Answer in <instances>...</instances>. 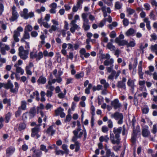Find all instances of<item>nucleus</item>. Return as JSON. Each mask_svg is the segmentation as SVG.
<instances>
[{
    "instance_id": "nucleus-1",
    "label": "nucleus",
    "mask_w": 157,
    "mask_h": 157,
    "mask_svg": "<svg viewBox=\"0 0 157 157\" xmlns=\"http://www.w3.org/2000/svg\"><path fill=\"white\" fill-rule=\"evenodd\" d=\"M18 55L21 58L25 60L28 58L29 51L28 49L24 50L23 47L20 46L18 48Z\"/></svg>"
},
{
    "instance_id": "nucleus-2",
    "label": "nucleus",
    "mask_w": 157,
    "mask_h": 157,
    "mask_svg": "<svg viewBox=\"0 0 157 157\" xmlns=\"http://www.w3.org/2000/svg\"><path fill=\"white\" fill-rule=\"evenodd\" d=\"M112 118H114L117 121V123L119 124H121L123 123L124 117L123 114L118 112H116L111 115Z\"/></svg>"
},
{
    "instance_id": "nucleus-3",
    "label": "nucleus",
    "mask_w": 157,
    "mask_h": 157,
    "mask_svg": "<svg viewBox=\"0 0 157 157\" xmlns=\"http://www.w3.org/2000/svg\"><path fill=\"white\" fill-rule=\"evenodd\" d=\"M81 130V127H78V128L73 132L74 136L72 138V140L75 141L78 139H80L82 135L83 134V132L81 131L78 134V132Z\"/></svg>"
},
{
    "instance_id": "nucleus-4",
    "label": "nucleus",
    "mask_w": 157,
    "mask_h": 157,
    "mask_svg": "<svg viewBox=\"0 0 157 157\" xmlns=\"http://www.w3.org/2000/svg\"><path fill=\"white\" fill-rule=\"evenodd\" d=\"M110 138L113 144H118L120 143V136L114 135L111 131H110Z\"/></svg>"
},
{
    "instance_id": "nucleus-5",
    "label": "nucleus",
    "mask_w": 157,
    "mask_h": 157,
    "mask_svg": "<svg viewBox=\"0 0 157 157\" xmlns=\"http://www.w3.org/2000/svg\"><path fill=\"white\" fill-rule=\"evenodd\" d=\"M126 79L125 77H123L122 80L117 82L116 86L118 88L126 90Z\"/></svg>"
},
{
    "instance_id": "nucleus-6",
    "label": "nucleus",
    "mask_w": 157,
    "mask_h": 157,
    "mask_svg": "<svg viewBox=\"0 0 157 157\" xmlns=\"http://www.w3.org/2000/svg\"><path fill=\"white\" fill-rule=\"evenodd\" d=\"M10 49V47L7 45L0 42V51L1 53L3 55L6 54V51H8Z\"/></svg>"
},
{
    "instance_id": "nucleus-7",
    "label": "nucleus",
    "mask_w": 157,
    "mask_h": 157,
    "mask_svg": "<svg viewBox=\"0 0 157 157\" xmlns=\"http://www.w3.org/2000/svg\"><path fill=\"white\" fill-rule=\"evenodd\" d=\"M16 7L14 6H13L12 8V16L10 18V20L11 21H14L17 20L18 17L19 15L16 10Z\"/></svg>"
},
{
    "instance_id": "nucleus-8",
    "label": "nucleus",
    "mask_w": 157,
    "mask_h": 157,
    "mask_svg": "<svg viewBox=\"0 0 157 157\" xmlns=\"http://www.w3.org/2000/svg\"><path fill=\"white\" fill-rule=\"evenodd\" d=\"M76 22L75 20H72L70 23L71 27L70 29V31L72 33H74L76 30H78L80 29L79 26L76 24Z\"/></svg>"
},
{
    "instance_id": "nucleus-9",
    "label": "nucleus",
    "mask_w": 157,
    "mask_h": 157,
    "mask_svg": "<svg viewBox=\"0 0 157 157\" xmlns=\"http://www.w3.org/2000/svg\"><path fill=\"white\" fill-rule=\"evenodd\" d=\"M52 22L53 24L52 25L51 28L49 30V32L51 33H52L53 31H55L58 29L57 26L59 25L58 21L54 19L52 20Z\"/></svg>"
},
{
    "instance_id": "nucleus-10",
    "label": "nucleus",
    "mask_w": 157,
    "mask_h": 157,
    "mask_svg": "<svg viewBox=\"0 0 157 157\" xmlns=\"http://www.w3.org/2000/svg\"><path fill=\"white\" fill-rule=\"evenodd\" d=\"M41 125V124H40L36 125V126L32 129V133L31 136L32 137H34L36 134H37L40 129V126Z\"/></svg>"
},
{
    "instance_id": "nucleus-11",
    "label": "nucleus",
    "mask_w": 157,
    "mask_h": 157,
    "mask_svg": "<svg viewBox=\"0 0 157 157\" xmlns=\"http://www.w3.org/2000/svg\"><path fill=\"white\" fill-rule=\"evenodd\" d=\"M64 109L61 107H59L55 110V113L56 116L60 115L61 118L64 117L66 114L63 112Z\"/></svg>"
},
{
    "instance_id": "nucleus-12",
    "label": "nucleus",
    "mask_w": 157,
    "mask_h": 157,
    "mask_svg": "<svg viewBox=\"0 0 157 157\" xmlns=\"http://www.w3.org/2000/svg\"><path fill=\"white\" fill-rule=\"evenodd\" d=\"M142 134L144 137H147L149 136L150 133L148 130V127L147 126L145 125L143 127Z\"/></svg>"
},
{
    "instance_id": "nucleus-13",
    "label": "nucleus",
    "mask_w": 157,
    "mask_h": 157,
    "mask_svg": "<svg viewBox=\"0 0 157 157\" xmlns=\"http://www.w3.org/2000/svg\"><path fill=\"white\" fill-rule=\"evenodd\" d=\"M127 85L130 88V89L132 93L134 92L135 87L134 81L129 78L127 82Z\"/></svg>"
},
{
    "instance_id": "nucleus-14",
    "label": "nucleus",
    "mask_w": 157,
    "mask_h": 157,
    "mask_svg": "<svg viewBox=\"0 0 157 157\" xmlns=\"http://www.w3.org/2000/svg\"><path fill=\"white\" fill-rule=\"evenodd\" d=\"M111 104L115 109L120 108L121 106V104L119 103V100L118 99H115L111 102Z\"/></svg>"
},
{
    "instance_id": "nucleus-15",
    "label": "nucleus",
    "mask_w": 157,
    "mask_h": 157,
    "mask_svg": "<svg viewBox=\"0 0 157 157\" xmlns=\"http://www.w3.org/2000/svg\"><path fill=\"white\" fill-rule=\"evenodd\" d=\"M8 82L7 84L0 82V89H1L2 87H4L5 89H8L11 87H13V86L12 83L10 82V81L8 80Z\"/></svg>"
},
{
    "instance_id": "nucleus-16",
    "label": "nucleus",
    "mask_w": 157,
    "mask_h": 157,
    "mask_svg": "<svg viewBox=\"0 0 157 157\" xmlns=\"http://www.w3.org/2000/svg\"><path fill=\"white\" fill-rule=\"evenodd\" d=\"M36 112V109L34 107L31 108L29 112H27L28 115L30 119L33 118L35 116Z\"/></svg>"
},
{
    "instance_id": "nucleus-17",
    "label": "nucleus",
    "mask_w": 157,
    "mask_h": 157,
    "mask_svg": "<svg viewBox=\"0 0 157 157\" xmlns=\"http://www.w3.org/2000/svg\"><path fill=\"white\" fill-rule=\"evenodd\" d=\"M122 130V127H119L118 128L114 127L113 130V134H114V135L120 136Z\"/></svg>"
},
{
    "instance_id": "nucleus-18",
    "label": "nucleus",
    "mask_w": 157,
    "mask_h": 157,
    "mask_svg": "<svg viewBox=\"0 0 157 157\" xmlns=\"http://www.w3.org/2000/svg\"><path fill=\"white\" fill-rule=\"evenodd\" d=\"M105 150L106 151V157H114L115 154L113 152H111V150L110 149L107 148V146L105 147Z\"/></svg>"
},
{
    "instance_id": "nucleus-19",
    "label": "nucleus",
    "mask_w": 157,
    "mask_h": 157,
    "mask_svg": "<svg viewBox=\"0 0 157 157\" xmlns=\"http://www.w3.org/2000/svg\"><path fill=\"white\" fill-rule=\"evenodd\" d=\"M15 150V148L14 147L10 146L6 149V154L8 156H10L13 153Z\"/></svg>"
},
{
    "instance_id": "nucleus-20",
    "label": "nucleus",
    "mask_w": 157,
    "mask_h": 157,
    "mask_svg": "<svg viewBox=\"0 0 157 157\" xmlns=\"http://www.w3.org/2000/svg\"><path fill=\"white\" fill-rule=\"evenodd\" d=\"M20 36V33L17 31H14L13 32V37L15 42H17L19 41L18 37Z\"/></svg>"
},
{
    "instance_id": "nucleus-21",
    "label": "nucleus",
    "mask_w": 157,
    "mask_h": 157,
    "mask_svg": "<svg viewBox=\"0 0 157 157\" xmlns=\"http://www.w3.org/2000/svg\"><path fill=\"white\" fill-rule=\"evenodd\" d=\"M137 133L138 131L137 130H133L131 139V141L133 144L136 143V138L137 136Z\"/></svg>"
},
{
    "instance_id": "nucleus-22",
    "label": "nucleus",
    "mask_w": 157,
    "mask_h": 157,
    "mask_svg": "<svg viewBox=\"0 0 157 157\" xmlns=\"http://www.w3.org/2000/svg\"><path fill=\"white\" fill-rule=\"evenodd\" d=\"M30 37L29 34L26 29H25L24 34L23 37L21 39V42H25V39H29Z\"/></svg>"
},
{
    "instance_id": "nucleus-23",
    "label": "nucleus",
    "mask_w": 157,
    "mask_h": 157,
    "mask_svg": "<svg viewBox=\"0 0 157 157\" xmlns=\"http://www.w3.org/2000/svg\"><path fill=\"white\" fill-rule=\"evenodd\" d=\"M46 82V78L42 76H40L37 81V82L38 85L44 84Z\"/></svg>"
},
{
    "instance_id": "nucleus-24",
    "label": "nucleus",
    "mask_w": 157,
    "mask_h": 157,
    "mask_svg": "<svg viewBox=\"0 0 157 157\" xmlns=\"http://www.w3.org/2000/svg\"><path fill=\"white\" fill-rule=\"evenodd\" d=\"M135 32V31L132 28H130L126 32L125 35L128 36H133Z\"/></svg>"
},
{
    "instance_id": "nucleus-25",
    "label": "nucleus",
    "mask_w": 157,
    "mask_h": 157,
    "mask_svg": "<svg viewBox=\"0 0 157 157\" xmlns=\"http://www.w3.org/2000/svg\"><path fill=\"white\" fill-rule=\"evenodd\" d=\"M138 63L137 58H136L135 59L133 64L132 65L131 63H129V69L131 70L133 67V68H136Z\"/></svg>"
},
{
    "instance_id": "nucleus-26",
    "label": "nucleus",
    "mask_w": 157,
    "mask_h": 157,
    "mask_svg": "<svg viewBox=\"0 0 157 157\" xmlns=\"http://www.w3.org/2000/svg\"><path fill=\"white\" fill-rule=\"evenodd\" d=\"M114 60L113 58L110 59L109 60H106L104 62V64L105 66H112L113 65Z\"/></svg>"
},
{
    "instance_id": "nucleus-27",
    "label": "nucleus",
    "mask_w": 157,
    "mask_h": 157,
    "mask_svg": "<svg viewBox=\"0 0 157 157\" xmlns=\"http://www.w3.org/2000/svg\"><path fill=\"white\" fill-rule=\"evenodd\" d=\"M14 66L16 68V71L17 73H20L21 75H23L24 71L21 67L17 66V65H14Z\"/></svg>"
},
{
    "instance_id": "nucleus-28",
    "label": "nucleus",
    "mask_w": 157,
    "mask_h": 157,
    "mask_svg": "<svg viewBox=\"0 0 157 157\" xmlns=\"http://www.w3.org/2000/svg\"><path fill=\"white\" fill-rule=\"evenodd\" d=\"M42 154V152L40 150L37 149L36 151H35L34 153H33L32 157H41Z\"/></svg>"
},
{
    "instance_id": "nucleus-29",
    "label": "nucleus",
    "mask_w": 157,
    "mask_h": 157,
    "mask_svg": "<svg viewBox=\"0 0 157 157\" xmlns=\"http://www.w3.org/2000/svg\"><path fill=\"white\" fill-rule=\"evenodd\" d=\"M109 140V138L108 135H106L105 136H101L99 139V141L100 142H103L105 141L106 143H107Z\"/></svg>"
},
{
    "instance_id": "nucleus-30",
    "label": "nucleus",
    "mask_w": 157,
    "mask_h": 157,
    "mask_svg": "<svg viewBox=\"0 0 157 157\" xmlns=\"http://www.w3.org/2000/svg\"><path fill=\"white\" fill-rule=\"evenodd\" d=\"M144 21L146 23V26L147 28L149 30L151 29L150 26V21L149 20V18L147 17H145L144 19Z\"/></svg>"
},
{
    "instance_id": "nucleus-31",
    "label": "nucleus",
    "mask_w": 157,
    "mask_h": 157,
    "mask_svg": "<svg viewBox=\"0 0 157 157\" xmlns=\"http://www.w3.org/2000/svg\"><path fill=\"white\" fill-rule=\"evenodd\" d=\"M53 126H50L47 129L46 132L49 134H50L51 136H53L55 133V130L53 129Z\"/></svg>"
},
{
    "instance_id": "nucleus-32",
    "label": "nucleus",
    "mask_w": 157,
    "mask_h": 157,
    "mask_svg": "<svg viewBox=\"0 0 157 157\" xmlns=\"http://www.w3.org/2000/svg\"><path fill=\"white\" fill-rule=\"evenodd\" d=\"M82 28L85 31L88 30L90 28L89 24V21L83 22L82 25Z\"/></svg>"
},
{
    "instance_id": "nucleus-33",
    "label": "nucleus",
    "mask_w": 157,
    "mask_h": 157,
    "mask_svg": "<svg viewBox=\"0 0 157 157\" xmlns=\"http://www.w3.org/2000/svg\"><path fill=\"white\" fill-rule=\"evenodd\" d=\"M136 44L135 41L134 39H133L132 40L130 41L129 42L126 41V45H127V47H133L135 46Z\"/></svg>"
},
{
    "instance_id": "nucleus-34",
    "label": "nucleus",
    "mask_w": 157,
    "mask_h": 157,
    "mask_svg": "<svg viewBox=\"0 0 157 157\" xmlns=\"http://www.w3.org/2000/svg\"><path fill=\"white\" fill-rule=\"evenodd\" d=\"M45 87L46 89H49L48 90L52 91H53L55 89L54 87L51 85L50 81L48 82V84L45 86Z\"/></svg>"
},
{
    "instance_id": "nucleus-35",
    "label": "nucleus",
    "mask_w": 157,
    "mask_h": 157,
    "mask_svg": "<svg viewBox=\"0 0 157 157\" xmlns=\"http://www.w3.org/2000/svg\"><path fill=\"white\" fill-rule=\"evenodd\" d=\"M37 51L35 49H33V51L30 53V57L31 58H36L37 54Z\"/></svg>"
},
{
    "instance_id": "nucleus-36",
    "label": "nucleus",
    "mask_w": 157,
    "mask_h": 157,
    "mask_svg": "<svg viewBox=\"0 0 157 157\" xmlns=\"http://www.w3.org/2000/svg\"><path fill=\"white\" fill-rule=\"evenodd\" d=\"M12 116V114L10 112L8 113L6 115L5 117V123H8Z\"/></svg>"
},
{
    "instance_id": "nucleus-37",
    "label": "nucleus",
    "mask_w": 157,
    "mask_h": 157,
    "mask_svg": "<svg viewBox=\"0 0 157 157\" xmlns=\"http://www.w3.org/2000/svg\"><path fill=\"white\" fill-rule=\"evenodd\" d=\"M142 67H138V72L140 78L141 79H144V73L142 71Z\"/></svg>"
},
{
    "instance_id": "nucleus-38",
    "label": "nucleus",
    "mask_w": 157,
    "mask_h": 157,
    "mask_svg": "<svg viewBox=\"0 0 157 157\" xmlns=\"http://www.w3.org/2000/svg\"><path fill=\"white\" fill-rule=\"evenodd\" d=\"M71 112V109H69L68 110V114L66 116V119L65 120V122H66L70 121L71 118V115L70 114Z\"/></svg>"
},
{
    "instance_id": "nucleus-39",
    "label": "nucleus",
    "mask_w": 157,
    "mask_h": 157,
    "mask_svg": "<svg viewBox=\"0 0 157 157\" xmlns=\"http://www.w3.org/2000/svg\"><path fill=\"white\" fill-rule=\"evenodd\" d=\"M100 83L103 85L105 89H107L109 86V84L106 82V80L104 79H102L100 81Z\"/></svg>"
},
{
    "instance_id": "nucleus-40",
    "label": "nucleus",
    "mask_w": 157,
    "mask_h": 157,
    "mask_svg": "<svg viewBox=\"0 0 157 157\" xmlns=\"http://www.w3.org/2000/svg\"><path fill=\"white\" fill-rule=\"evenodd\" d=\"M107 47L108 49L111 51L115 50L116 49L114 45H113L111 42H109L108 43L107 45Z\"/></svg>"
},
{
    "instance_id": "nucleus-41",
    "label": "nucleus",
    "mask_w": 157,
    "mask_h": 157,
    "mask_svg": "<svg viewBox=\"0 0 157 157\" xmlns=\"http://www.w3.org/2000/svg\"><path fill=\"white\" fill-rule=\"evenodd\" d=\"M27 103L26 101H22L21 102V106L19 107H21V109L23 110H25L26 108Z\"/></svg>"
},
{
    "instance_id": "nucleus-42",
    "label": "nucleus",
    "mask_w": 157,
    "mask_h": 157,
    "mask_svg": "<svg viewBox=\"0 0 157 157\" xmlns=\"http://www.w3.org/2000/svg\"><path fill=\"white\" fill-rule=\"evenodd\" d=\"M28 9H25L23 10V13L21 15V16L25 19H28V17L27 16L28 14Z\"/></svg>"
},
{
    "instance_id": "nucleus-43",
    "label": "nucleus",
    "mask_w": 157,
    "mask_h": 157,
    "mask_svg": "<svg viewBox=\"0 0 157 157\" xmlns=\"http://www.w3.org/2000/svg\"><path fill=\"white\" fill-rule=\"evenodd\" d=\"M3 102L4 104H7V106H11V100L10 99L5 98L3 100Z\"/></svg>"
},
{
    "instance_id": "nucleus-44",
    "label": "nucleus",
    "mask_w": 157,
    "mask_h": 157,
    "mask_svg": "<svg viewBox=\"0 0 157 157\" xmlns=\"http://www.w3.org/2000/svg\"><path fill=\"white\" fill-rule=\"evenodd\" d=\"M83 2V0H78L77 1L76 5L79 8V10H81L82 8V4Z\"/></svg>"
},
{
    "instance_id": "nucleus-45",
    "label": "nucleus",
    "mask_w": 157,
    "mask_h": 157,
    "mask_svg": "<svg viewBox=\"0 0 157 157\" xmlns=\"http://www.w3.org/2000/svg\"><path fill=\"white\" fill-rule=\"evenodd\" d=\"M72 140L73 142H75V151L76 152H77L79 151L80 149L79 143L77 141V140L73 141Z\"/></svg>"
},
{
    "instance_id": "nucleus-46",
    "label": "nucleus",
    "mask_w": 157,
    "mask_h": 157,
    "mask_svg": "<svg viewBox=\"0 0 157 157\" xmlns=\"http://www.w3.org/2000/svg\"><path fill=\"white\" fill-rule=\"evenodd\" d=\"M122 7V4L119 2H117L115 4V8L117 10L121 9Z\"/></svg>"
},
{
    "instance_id": "nucleus-47",
    "label": "nucleus",
    "mask_w": 157,
    "mask_h": 157,
    "mask_svg": "<svg viewBox=\"0 0 157 157\" xmlns=\"http://www.w3.org/2000/svg\"><path fill=\"white\" fill-rule=\"evenodd\" d=\"M67 147V145L66 144H63L62 145V148L64 151V152L67 154H68L69 152Z\"/></svg>"
},
{
    "instance_id": "nucleus-48",
    "label": "nucleus",
    "mask_w": 157,
    "mask_h": 157,
    "mask_svg": "<svg viewBox=\"0 0 157 157\" xmlns=\"http://www.w3.org/2000/svg\"><path fill=\"white\" fill-rule=\"evenodd\" d=\"M43 56V53L41 52H39L38 54H37L36 59V60L39 61L41 59H42Z\"/></svg>"
},
{
    "instance_id": "nucleus-49",
    "label": "nucleus",
    "mask_w": 157,
    "mask_h": 157,
    "mask_svg": "<svg viewBox=\"0 0 157 157\" xmlns=\"http://www.w3.org/2000/svg\"><path fill=\"white\" fill-rule=\"evenodd\" d=\"M46 94L43 91H42L40 92V101H45V99L44 98V96Z\"/></svg>"
},
{
    "instance_id": "nucleus-50",
    "label": "nucleus",
    "mask_w": 157,
    "mask_h": 157,
    "mask_svg": "<svg viewBox=\"0 0 157 157\" xmlns=\"http://www.w3.org/2000/svg\"><path fill=\"white\" fill-rule=\"evenodd\" d=\"M92 87L91 84L90 83L89 84L88 87H86L85 90V93L87 94H89L90 93V90Z\"/></svg>"
},
{
    "instance_id": "nucleus-51",
    "label": "nucleus",
    "mask_w": 157,
    "mask_h": 157,
    "mask_svg": "<svg viewBox=\"0 0 157 157\" xmlns=\"http://www.w3.org/2000/svg\"><path fill=\"white\" fill-rule=\"evenodd\" d=\"M149 16L150 19L153 21H155L156 20L155 15L154 13V11L152 10L151 11Z\"/></svg>"
},
{
    "instance_id": "nucleus-52",
    "label": "nucleus",
    "mask_w": 157,
    "mask_h": 157,
    "mask_svg": "<svg viewBox=\"0 0 157 157\" xmlns=\"http://www.w3.org/2000/svg\"><path fill=\"white\" fill-rule=\"evenodd\" d=\"M22 112L21 107H18L17 111L15 113V117H17L20 116Z\"/></svg>"
},
{
    "instance_id": "nucleus-53",
    "label": "nucleus",
    "mask_w": 157,
    "mask_h": 157,
    "mask_svg": "<svg viewBox=\"0 0 157 157\" xmlns=\"http://www.w3.org/2000/svg\"><path fill=\"white\" fill-rule=\"evenodd\" d=\"M81 17L83 22L89 21L88 19L87 18V15L86 13H82Z\"/></svg>"
},
{
    "instance_id": "nucleus-54",
    "label": "nucleus",
    "mask_w": 157,
    "mask_h": 157,
    "mask_svg": "<svg viewBox=\"0 0 157 157\" xmlns=\"http://www.w3.org/2000/svg\"><path fill=\"white\" fill-rule=\"evenodd\" d=\"M26 125L25 124L22 123L19 124L18 129L21 131L22 130L25 129L26 127Z\"/></svg>"
},
{
    "instance_id": "nucleus-55",
    "label": "nucleus",
    "mask_w": 157,
    "mask_h": 157,
    "mask_svg": "<svg viewBox=\"0 0 157 157\" xmlns=\"http://www.w3.org/2000/svg\"><path fill=\"white\" fill-rule=\"evenodd\" d=\"M106 21V19H103L101 21L98 25V27L99 28L102 27Z\"/></svg>"
},
{
    "instance_id": "nucleus-56",
    "label": "nucleus",
    "mask_w": 157,
    "mask_h": 157,
    "mask_svg": "<svg viewBox=\"0 0 157 157\" xmlns=\"http://www.w3.org/2000/svg\"><path fill=\"white\" fill-rule=\"evenodd\" d=\"M40 150L44 151L45 153L48 151V150L46 148V146L44 144H41L40 146Z\"/></svg>"
},
{
    "instance_id": "nucleus-57",
    "label": "nucleus",
    "mask_w": 157,
    "mask_h": 157,
    "mask_svg": "<svg viewBox=\"0 0 157 157\" xmlns=\"http://www.w3.org/2000/svg\"><path fill=\"white\" fill-rule=\"evenodd\" d=\"M149 109L147 106H146L142 109V113L144 114H147L149 112Z\"/></svg>"
},
{
    "instance_id": "nucleus-58",
    "label": "nucleus",
    "mask_w": 157,
    "mask_h": 157,
    "mask_svg": "<svg viewBox=\"0 0 157 157\" xmlns=\"http://www.w3.org/2000/svg\"><path fill=\"white\" fill-rule=\"evenodd\" d=\"M101 131L103 132L106 133L109 131L108 128L106 126H103L102 127Z\"/></svg>"
},
{
    "instance_id": "nucleus-59",
    "label": "nucleus",
    "mask_w": 157,
    "mask_h": 157,
    "mask_svg": "<svg viewBox=\"0 0 157 157\" xmlns=\"http://www.w3.org/2000/svg\"><path fill=\"white\" fill-rule=\"evenodd\" d=\"M66 56L67 58H69L71 60H72L74 57L73 52L72 51H71L69 53V55H67Z\"/></svg>"
},
{
    "instance_id": "nucleus-60",
    "label": "nucleus",
    "mask_w": 157,
    "mask_h": 157,
    "mask_svg": "<svg viewBox=\"0 0 157 157\" xmlns=\"http://www.w3.org/2000/svg\"><path fill=\"white\" fill-rule=\"evenodd\" d=\"M84 75V74L83 73H80L79 74H76L75 75V77L77 79H79L83 77Z\"/></svg>"
},
{
    "instance_id": "nucleus-61",
    "label": "nucleus",
    "mask_w": 157,
    "mask_h": 157,
    "mask_svg": "<svg viewBox=\"0 0 157 157\" xmlns=\"http://www.w3.org/2000/svg\"><path fill=\"white\" fill-rule=\"evenodd\" d=\"M110 37L112 38H114L116 36V33L114 31H112L109 34Z\"/></svg>"
},
{
    "instance_id": "nucleus-62",
    "label": "nucleus",
    "mask_w": 157,
    "mask_h": 157,
    "mask_svg": "<svg viewBox=\"0 0 157 157\" xmlns=\"http://www.w3.org/2000/svg\"><path fill=\"white\" fill-rule=\"evenodd\" d=\"M157 132V125L156 124H154L153 126L151 132L153 134H155Z\"/></svg>"
},
{
    "instance_id": "nucleus-63",
    "label": "nucleus",
    "mask_w": 157,
    "mask_h": 157,
    "mask_svg": "<svg viewBox=\"0 0 157 157\" xmlns=\"http://www.w3.org/2000/svg\"><path fill=\"white\" fill-rule=\"evenodd\" d=\"M123 25L124 26H127L129 24V21L127 19L124 18L123 21Z\"/></svg>"
},
{
    "instance_id": "nucleus-64",
    "label": "nucleus",
    "mask_w": 157,
    "mask_h": 157,
    "mask_svg": "<svg viewBox=\"0 0 157 157\" xmlns=\"http://www.w3.org/2000/svg\"><path fill=\"white\" fill-rule=\"evenodd\" d=\"M151 51L153 52H154L155 51L157 50V44H155L154 45H151Z\"/></svg>"
}]
</instances>
